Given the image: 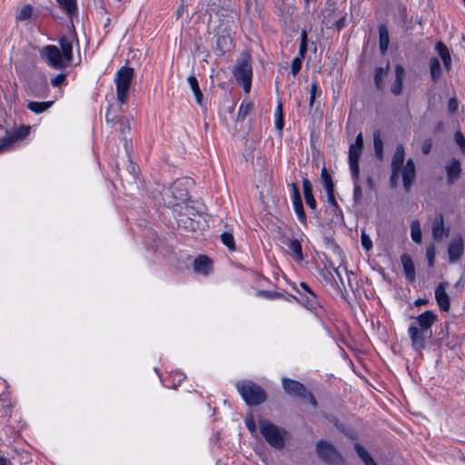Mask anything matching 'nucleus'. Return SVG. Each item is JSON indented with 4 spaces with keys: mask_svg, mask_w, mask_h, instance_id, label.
<instances>
[{
    "mask_svg": "<svg viewBox=\"0 0 465 465\" xmlns=\"http://www.w3.org/2000/svg\"><path fill=\"white\" fill-rule=\"evenodd\" d=\"M284 125L283 122V108L282 104L278 103L276 112H275V127L277 130L282 131Z\"/></svg>",
    "mask_w": 465,
    "mask_h": 465,
    "instance_id": "41",
    "label": "nucleus"
},
{
    "mask_svg": "<svg viewBox=\"0 0 465 465\" xmlns=\"http://www.w3.org/2000/svg\"><path fill=\"white\" fill-rule=\"evenodd\" d=\"M430 77L437 83L441 76V66L437 57H431L429 62Z\"/></svg>",
    "mask_w": 465,
    "mask_h": 465,
    "instance_id": "31",
    "label": "nucleus"
},
{
    "mask_svg": "<svg viewBox=\"0 0 465 465\" xmlns=\"http://www.w3.org/2000/svg\"><path fill=\"white\" fill-rule=\"evenodd\" d=\"M212 260L205 255H199L193 262V270L199 273L207 275L213 269Z\"/></svg>",
    "mask_w": 465,
    "mask_h": 465,
    "instance_id": "19",
    "label": "nucleus"
},
{
    "mask_svg": "<svg viewBox=\"0 0 465 465\" xmlns=\"http://www.w3.org/2000/svg\"><path fill=\"white\" fill-rule=\"evenodd\" d=\"M134 77V69L123 66L115 76L116 95L118 101L123 104L126 102L128 92Z\"/></svg>",
    "mask_w": 465,
    "mask_h": 465,
    "instance_id": "6",
    "label": "nucleus"
},
{
    "mask_svg": "<svg viewBox=\"0 0 465 465\" xmlns=\"http://www.w3.org/2000/svg\"><path fill=\"white\" fill-rule=\"evenodd\" d=\"M288 248L290 252L294 256V258L297 261H303L304 255L302 253V244L299 240L288 239Z\"/></svg>",
    "mask_w": 465,
    "mask_h": 465,
    "instance_id": "30",
    "label": "nucleus"
},
{
    "mask_svg": "<svg viewBox=\"0 0 465 465\" xmlns=\"http://www.w3.org/2000/svg\"><path fill=\"white\" fill-rule=\"evenodd\" d=\"M282 384L284 391L288 395L306 400L314 408L318 406V402L312 393L310 392L302 382L289 378H282Z\"/></svg>",
    "mask_w": 465,
    "mask_h": 465,
    "instance_id": "5",
    "label": "nucleus"
},
{
    "mask_svg": "<svg viewBox=\"0 0 465 465\" xmlns=\"http://www.w3.org/2000/svg\"><path fill=\"white\" fill-rule=\"evenodd\" d=\"M354 449L358 454V456L361 459V460L366 465L370 460H372L371 456L369 454V452L360 444L355 443Z\"/></svg>",
    "mask_w": 465,
    "mask_h": 465,
    "instance_id": "42",
    "label": "nucleus"
},
{
    "mask_svg": "<svg viewBox=\"0 0 465 465\" xmlns=\"http://www.w3.org/2000/svg\"><path fill=\"white\" fill-rule=\"evenodd\" d=\"M464 252V242L461 236H459L458 238L454 239L452 242H450L448 246V255H449V261L450 262H458Z\"/></svg>",
    "mask_w": 465,
    "mask_h": 465,
    "instance_id": "13",
    "label": "nucleus"
},
{
    "mask_svg": "<svg viewBox=\"0 0 465 465\" xmlns=\"http://www.w3.org/2000/svg\"><path fill=\"white\" fill-rule=\"evenodd\" d=\"M221 241L230 251L232 252L236 250L234 237L232 233L229 232H224L221 235Z\"/></svg>",
    "mask_w": 465,
    "mask_h": 465,
    "instance_id": "40",
    "label": "nucleus"
},
{
    "mask_svg": "<svg viewBox=\"0 0 465 465\" xmlns=\"http://www.w3.org/2000/svg\"><path fill=\"white\" fill-rule=\"evenodd\" d=\"M455 142L460 146L461 151L465 153V137L460 131H457L454 134Z\"/></svg>",
    "mask_w": 465,
    "mask_h": 465,
    "instance_id": "47",
    "label": "nucleus"
},
{
    "mask_svg": "<svg viewBox=\"0 0 465 465\" xmlns=\"http://www.w3.org/2000/svg\"><path fill=\"white\" fill-rule=\"evenodd\" d=\"M260 294L268 299H274V298L279 297L278 292H269V291H261Z\"/></svg>",
    "mask_w": 465,
    "mask_h": 465,
    "instance_id": "57",
    "label": "nucleus"
},
{
    "mask_svg": "<svg viewBox=\"0 0 465 465\" xmlns=\"http://www.w3.org/2000/svg\"><path fill=\"white\" fill-rule=\"evenodd\" d=\"M253 109V104L251 103V102H247V103H242L240 107H239V111H238V114H237V120L238 121H243L245 119V117L251 114V112L252 111Z\"/></svg>",
    "mask_w": 465,
    "mask_h": 465,
    "instance_id": "37",
    "label": "nucleus"
},
{
    "mask_svg": "<svg viewBox=\"0 0 465 465\" xmlns=\"http://www.w3.org/2000/svg\"><path fill=\"white\" fill-rule=\"evenodd\" d=\"M232 46V40L229 35H216L215 43L213 46V53L222 56L226 52H229Z\"/></svg>",
    "mask_w": 465,
    "mask_h": 465,
    "instance_id": "11",
    "label": "nucleus"
},
{
    "mask_svg": "<svg viewBox=\"0 0 465 465\" xmlns=\"http://www.w3.org/2000/svg\"><path fill=\"white\" fill-rule=\"evenodd\" d=\"M431 147H432V140L430 138H428L423 141L422 146H421V151L424 154H429L430 152L431 151Z\"/></svg>",
    "mask_w": 465,
    "mask_h": 465,
    "instance_id": "54",
    "label": "nucleus"
},
{
    "mask_svg": "<svg viewBox=\"0 0 465 465\" xmlns=\"http://www.w3.org/2000/svg\"><path fill=\"white\" fill-rule=\"evenodd\" d=\"M447 173V182L449 184H452L457 182L460 176L461 166L460 162L452 158L451 161L445 167Z\"/></svg>",
    "mask_w": 465,
    "mask_h": 465,
    "instance_id": "16",
    "label": "nucleus"
},
{
    "mask_svg": "<svg viewBox=\"0 0 465 465\" xmlns=\"http://www.w3.org/2000/svg\"><path fill=\"white\" fill-rule=\"evenodd\" d=\"M400 173L401 170L391 169V173L390 176L391 187L396 188L398 186Z\"/></svg>",
    "mask_w": 465,
    "mask_h": 465,
    "instance_id": "46",
    "label": "nucleus"
},
{
    "mask_svg": "<svg viewBox=\"0 0 465 465\" xmlns=\"http://www.w3.org/2000/svg\"><path fill=\"white\" fill-rule=\"evenodd\" d=\"M300 295H301V302L303 303L305 305V307H307L308 309L312 310L318 306V304H319L318 297L314 292H310V294H308V293L302 294V292H300Z\"/></svg>",
    "mask_w": 465,
    "mask_h": 465,
    "instance_id": "33",
    "label": "nucleus"
},
{
    "mask_svg": "<svg viewBox=\"0 0 465 465\" xmlns=\"http://www.w3.org/2000/svg\"><path fill=\"white\" fill-rule=\"evenodd\" d=\"M187 80H188V83H189L193 92V94L195 96L197 104L202 105L203 95L199 87L198 80L196 79V77L194 75H190Z\"/></svg>",
    "mask_w": 465,
    "mask_h": 465,
    "instance_id": "35",
    "label": "nucleus"
},
{
    "mask_svg": "<svg viewBox=\"0 0 465 465\" xmlns=\"http://www.w3.org/2000/svg\"><path fill=\"white\" fill-rule=\"evenodd\" d=\"M193 208L192 206L186 205L184 207V213H180L179 217L177 218L178 225L183 226L184 228L190 229L191 231H196L198 223H196L189 216L193 214Z\"/></svg>",
    "mask_w": 465,
    "mask_h": 465,
    "instance_id": "15",
    "label": "nucleus"
},
{
    "mask_svg": "<svg viewBox=\"0 0 465 465\" xmlns=\"http://www.w3.org/2000/svg\"><path fill=\"white\" fill-rule=\"evenodd\" d=\"M29 125H21L17 128L6 131L5 135L0 139L2 152L10 148L15 143L24 140L30 133Z\"/></svg>",
    "mask_w": 465,
    "mask_h": 465,
    "instance_id": "10",
    "label": "nucleus"
},
{
    "mask_svg": "<svg viewBox=\"0 0 465 465\" xmlns=\"http://www.w3.org/2000/svg\"><path fill=\"white\" fill-rule=\"evenodd\" d=\"M327 202L329 203V209L331 210V212L333 215L332 222L342 223L343 222V213L335 199L334 193L327 195Z\"/></svg>",
    "mask_w": 465,
    "mask_h": 465,
    "instance_id": "25",
    "label": "nucleus"
},
{
    "mask_svg": "<svg viewBox=\"0 0 465 465\" xmlns=\"http://www.w3.org/2000/svg\"><path fill=\"white\" fill-rule=\"evenodd\" d=\"M411 239L416 243L421 242V229L420 227V223L418 220H415L411 223Z\"/></svg>",
    "mask_w": 465,
    "mask_h": 465,
    "instance_id": "38",
    "label": "nucleus"
},
{
    "mask_svg": "<svg viewBox=\"0 0 465 465\" xmlns=\"http://www.w3.org/2000/svg\"><path fill=\"white\" fill-rule=\"evenodd\" d=\"M405 78V69L401 64L395 65V79L391 85V92L398 96L401 94L403 88V80Z\"/></svg>",
    "mask_w": 465,
    "mask_h": 465,
    "instance_id": "17",
    "label": "nucleus"
},
{
    "mask_svg": "<svg viewBox=\"0 0 465 465\" xmlns=\"http://www.w3.org/2000/svg\"><path fill=\"white\" fill-rule=\"evenodd\" d=\"M442 62H443V65H444L445 69L449 71L451 67L450 54L449 56H447L445 60H442Z\"/></svg>",
    "mask_w": 465,
    "mask_h": 465,
    "instance_id": "59",
    "label": "nucleus"
},
{
    "mask_svg": "<svg viewBox=\"0 0 465 465\" xmlns=\"http://www.w3.org/2000/svg\"><path fill=\"white\" fill-rule=\"evenodd\" d=\"M316 453L325 463L340 465L343 462L340 451L331 443L325 440H319L316 443Z\"/></svg>",
    "mask_w": 465,
    "mask_h": 465,
    "instance_id": "8",
    "label": "nucleus"
},
{
    "mask_svg": "<svg viewBox=\"0 0 465 465\" xmlns=\"http://www.w3.org/2000/svg\"><path fill=\"white\" fill-rule=\"evenodd\" d=\"M426 258L428 261V266L432 268L434 266V258H435V245L434 243H430L426 248Z\"/></svg>",
    "mask_w": 465,
    "mask_h": 465,
    "instance_id": "43",
    "label": "nucleus"
},
{
    "mask_svg": "<svg viewBox=\"0 0 465 465\" xmlns=\"http://www.w3.org/2000/svg\"><path fill=\"white\" fill-rule=\"evenodd\" d=\"M233 75L236 81L242 85L244 92L249 93L252 85V70L249 57H242L234 67Z\"/></svg>",
    "mask_w": 465,
    "mask_h": 465,
    "instance_id": "9",
    "label": "nucleus"
},
{
    "mask_svg": "<svg viewBox=\"0 0 465 465\" xmlns=\"http://www.w3.org/2000/svg\"><path fill=\"white\" fill-rule=\"evenodd\" d=\"M414 320L408 328V334L412 349L421 353L433 335L431 327L438 321V315L432 311H426Z\"/></svg>",
    "mask_w": 465,
    "mask_h": 465,
    "instance_id": "1",
    "label": "nucleus"
},
{
    "mask_svg": "<svg viewBox=\"0 0 465 465\" xmlns=\"http://www.w3.org/2000/svg\"><path fill=\"white\" fill-rule=\"evenodd\" d=\"M60 8L67 15L68 17L72 18L77 15V5L76 0H56Z\"/></svg>",
    "mask_w": 465,
    "mask_h": 465,
    "instance_id": "28",
    "label": "nucleus"
},
{
    "mask_svg": "<svg viewBox=\"0 0 465 465\" xmlns=\"http://www.w3.org/2000/svg\"><path fill=\"white\" fill-rule=\"evenodd\" d=\"M292 203H293L294 212H295L299 221L302 223H306V214H305V212L303 209L302 199L293 200Z\"/></svg>",
    "mask_w": 465,
    "mask_h": 465,
    "instance_id": "39",
    "label": "nucleus"
},
{
    "mask_svg": "<svg viewBox=\"0 0 465 465\" xmlns=\"http://www.w3.org/2000/svg\"><path fill=\"white\" fill-rule=\"evenodd\" d=\"M401 262L402 263V267L404 270L406 279L409 282H413L416 279V274H415V267H414L411 257L407 253H403L401 256Z\"/></svg>",
    "mask_w": 465,
    "mask_h": 465,
    "instance_id": "21",
    "label": "nucleus"
},
{
    "mask_svg": "<svg viewBox=\"0 0 465 465\" xmlns=\"http://www.w3.org/2000/svg\"><path fill=\"white\" fill-rule=\"evenodd\" d=\"M34 15V8L31 5H25L19 10H17L15 15L16 21H25L31 19Z\"/></svg>",
    "mask_w": 465,
    "mask_h": 465,
    "instance_id": "36",
    "label": "nucleus"
},
{
    "mask_svg": "<svg viewBox=\"0 0 465 465\" xmlns=\"http://www.w3.org/2000/svg\"><path fill=\"white\" fill-rule=\"evenodd\" d=\"M291 187L292 193V201L302 199L298 185L295 183H291Z\"/></svg>",
    "mask_w": 465,
    "mask_h": 465,
    "instance_id": "55",
    "label": "nucleus"
},
{
    "mask_svg": "<svg viewBox=\"0 0 465 465\" xmlns=\"http://www.w3.org/2000/svg\"><path fill=\"white\" fill-rule=\"evenodd\" d=\"M302 61L300 58H293L292 61L291 72L293 75H296L302 68Z\"/></svg>",
    "mask_w": 465,
    "mask_h": 465,
    "instance_id": "49",
    "label": "nucleus"
},
{
    "mask_svg": "<svg viewBox=\"0 0 465 465\" xmlns=\"http://www.w3.org/2000/svg\"><path fill=\"white\" fill-rule=\"evenodd\" d=\"M330 267L331 269H333L336 276L338 277V279L340 281V283H341L339 288H340V291H341V297L346 300L347 296H348L347 286L351 288L350 275L348 274L347 270L344 268L343 270H344L345 276H346V281H345L344 277L342 276V274H341V272L339 268L334 267L331 262H330Z\"/></svg>",
    "mask_w": 465,
    "mask_h": 465,
    "instance_id": "20",
    "label": "nucleus"
},
{
    "mask_svg": "<svg viewBox=\"0 0 465 465\" xmlns=\"http://www.w3.org/2000/svg\"><path fill=\"white\" fill-rule=\"evenodd\" d=\"M361 242L362 247L366 251H370L372 248V242L364 231L361 232Z\"/></svg>",
    "mask_w": 465,
    "mask_h": 465,
    "instance_id": "45",
    "label": "nucleus"
},
{
    "mask_svg": "<svg viewBox=\"0 0 465 465\" xmlns=\"http://www.w3.org/2000/svg\"><path fill=\"white\" fill-rule=\"evenodd\" d=\"M390 69V63L387 62L386 67H376L374 71V84L378 90H383V79L387 76Z\"/></svg>",
    "mask_w": 465,
    "mask_h": 465,
    "instance_id": "27",
    "label": "nucleus"
},
{
    "mask_svg": "<svg viewBox=\"0 0 465 465\" xmlns=\"http://www.w3.org/2000/svg\"><path fill=\"white\" fill-rule=\"evenodd\" d=\"M40 55L55 70H64L70 64L56 45H49L44 46L40 51Z\"/></svg>",
    "mask_w": 465,
    "mask_h": 465,
    "instance_id": "7",
    "label": "nucleus"
},
{
    "mask_svg": "<svg viewBox=\"0 0 465 465\" xmlns=\"http://www.w3.org/2000/svg\"><path fill=\"white\" fill-rule=\"evenodd\" d=\"M300 287L304 291V293L310 294V292H313L310 286L305 282H301Z\"/></svg>",
    "mask_w": 465,
    "mask_h": 465,
    "instance_id": "61",
    "label": "nucleus"
},
{
    "mask_svg": "<svg viewBox=\"0 0 465 465\" xmlns=\"http://www.w3.org/2000/svg\"><path fill=\"white\" fill-rule=\"evenodd\" d=\"M227 12L228 9L221 7V0H209L206 8V14L209 15L210 22L213 20V15L220 18L221 16H224V13Z\"/></svg>",
    "mask_w": 465,
    "mask_h": 465,
    "instance_id": "23",
    "label": "nucleus"
},
{
    "mask_svg": "<svg viewBox=\"0 0 465 465\" xmlns=\"http://www.w3.org/2000/svg\"><path fill=\"white\" fill-rule=\"evenodd\" d=\"M405 158L404 147L402 144H398L394 151L391 160V169L401 170L403 181V186L406 192H410L411 187L416 176L415 164L412 159H408L406 164L402 168Z\"/></svg>",
    "mask_w": 465,
    "mask_h": 465,
    "instance_id": "2",
    "label": "nucleus"
},
{
    "mask_svg": "<svg viewBox=\"0 0 465 465\" xmlns=\"http://www.w3.org/2000/svg\"><path fill=\"white\" fill-rule=\"evenodd\" d=\"M236 388L247 405L256 406L267 399L265 391L253 381H239L236 383Z\"/></svg>",
    "mask_w": 465,
    "mask_h": 465,
    "instance_id": "4",
    "label": "nucleus"
},
{
    "mask_svg": "<svg viewBox=\"0 0 465 465\" xmlns=\"http://www.w3.org/2000/svg\"><path fill=\"white\" fill-rule=\"evenodd\" d=\"M379 44L380 50L382 54L386 53L388 50V46L390 44L389 31L385 25H380L379 28Z\"/></svg>",
    "mask_w": 465,
    "mask_h": 465,
    "instance_id": "26",
    "label": "nucleus"
},
{
    "mask_svg": "<svg viewBox=\"0 0 465 465\" xmlns=\"http://www.w3.org/2000/svg\"><path fill=\"white\" fill-rule=\"evenodd\" d=\"M336 28L341 31L345 26V16H341L336 21Z\"/></svg>",
    "mask_w": 465,
    "mask_h": 465,
    "instance_id": "58",
    "label": "nucleus"
},
{
    "mask_svg": "<svg viewBox=\"0 0 465 465\" xmlns=\"http://www.w3.org/2000/svg\"><path fill=\"white\" fill-rule=\"evenodd\" d=\"M459 108V103L456 97H451L448 102V111L450 114H454L457 112Z\"/></svg>",
    "mask_w": 465,
    "mask_h": 465,
    "instance_id": "53",
    "label": "nucleus"
},
{
    "mask_svg": "<svg viewBox=\"0 0 465 465\" xmlns=\"http://www.w3.org/2000/svg\"><path fill=\"white\" fill-rule=\"evenodd\" d=\"M301 45H307V33L306 31H302L301 34Z\"/></svg>",
    "mask_w": 465,
    "mask_h": 465,
    "instance_id": "63",
    "label": "nucleus"
},
{
    "mask_svg": "<svg viewBox=\"0 0 465 465\" xmlns=\"http://www.w3.org/2000/svg\"><path fill=\"white\" fill-rule=\"evenodd\" d=\"M53 101L48 102H35L31 101L27 104V108L35 114H41L53 105Z\"/></svg>",
    "mask_w": 465,
    "mask_h": 465,
    "instance_id": "32",
    "label": "nucleus"
},
{
    "mask_svg": "<svg viewBox=\"0 0 465 465\" xmlns=\"http://www.w3.org/2000/svg\"><path fill=\"white\" fill-rule=\"evenodd\" d=\"M302 189L306 204L312 210H315L317 203L312 193V185L308 178L302 180Z\"/></svg>",
    "mask_w": 465,
    "mask_h": 465,
    "instance_id": "24",
    "label": "nucleus"
},
{
    "mask_svg": "<svg viewBox=\"0 0 465 465\" xmlns=\"http://www.w3.org/2000/svg\"><path fill=\"white\" fill-rule=\"evenodd\" d=\"M351 145L355 146L356 148L363 149V138H362V134L361 133H360L356 136L354 143H351Z\"/></svg>",
    "mask_w": 465,
    "mask_h": 465,
    "instance_id": "56",
    "label": "nucleus"
},
{
    "mask_svg": "<svg viewBox=\"0 0 465 465\" xmlns=\"http://www.w3.org/2000/svg\"><path fill=\"white\" fill-rule=\"evenodd\" d=\"M258 422L260 432L268 444L277 450H282L285 447L288 431L263 418H260Z\"/></svg>",
    "mask_w": 465,
    "mask_h": 465,
    "instance_id": "3",
    "label": "nucleus"
},
{
    "mask_svg": "<svg viewBox=\"0 0 465 465\" xmlns=\"http://www.w3.org/2000/svg\"><path fill=\"white\" fill-rule=\"evenodd\" d=\"M184 3L185 2H183L182 5L177 8L176 12H175V15H176V18H180L183 12H184Z\"/></svg>",
    "mask_w": 465,
    "mask_h": 465,
    "instance_id": "60",
    "label": "nucleus"
},
{
    "mask_svg": "<svg viewBox=\"0 0 465 465\" xmlns=\"http://www.w3.org/2000/svg\"><path fill=\"white\" fill-rule=\"evenodd\" d=\"M317 93L321 94V90L318 89L317 83L314 82L311 85L310 106H312Z\"/></svg>",
    "mask_w": 465,
    "mask_h": 465,
    "instance_id": "50",
    "label": "nucleus"
},
{
    "mask_svg": "<svg viewBox=\"0 0 465 465\" xmlns=\"http://www.w3.org/2000/svg\"><path fill=\"white\" fill-rule=\"evenodd\" d=\"M245 425L252 434L256 432V424L252 415H250L248 418H246Z\"/></svg>",
    "mask_w": 465,
    "mask_h": 465,
    "instance_id": "52",
    "label": "nucleus"
},
{
    "mask_svg": "<svg viewBox=\"0 0 465 465\" xmlns=\"http://www.w3.org/2000/svg\"><path fill=\"white\" fill-rule=\"evenodd\" d=\"M435 49L440 56L441 60H445L446 57L450 54L447 45L442 42H438L436 44Z\"/></svg>",
    "mask_w": 465,
    "mask_h": 465,
    "instance_id": "44",
    "label": "nucleus"
},
{
    "mask_svg": "<svg viewBox=\"0 0 465 465\" xmlns=\"http://www.w3.org/2000/svg\"><path fill=\"white\" fill-rule=\"evenodd\" d=\"M373 147L376 157L381 160L383 158V142L380 130H376L373 133Z\"/></svg>",
    "mask_w": 465,
    "mask_h": 465,
    "instance_id": "34",
    "label": "nucleus"
},
{
    "mask_svg": "<svg viewBox=\"0 0 465 465\" xmlns=\"http://www.w3.org/2000/svg\"><path fill=\"white\" fill-rule=\"evenodd\" d=\"M75 38V32H74V35L69 38L65 35H62L58 38V44L60 45V51L65 60L69 62V64L73 61V40Z\"/></svg>",
    "mask_w": 465,
    "mask_h": 465,
    "instance_id": "18",
    "label": "nucleus"
},
{
    "mask_svg": "<svg viewBox=\"0 0 465 465\" xmlns=\"http://www.w3.org/2000/svg\"><path fill=\"white\" fill-rule=\"evenodd\" d=\"M447 282H440L435 289V299L440 309L443 312L450 310V297L446 292Z\"/></svg>",
    "mask_w": 465,
    "mask_h": 465,
    "instance_id": "14",
    "label": "nucleus"
},
{
    "mask_svg": "<svg viewBox=\"0 0 465 465\" xmlns=\"http://www.w3.org/2000/svg\"><path fill=\"white\" fill-rule=\"evenodd\" d=\"M105 119L107 122H114L115 116L112 114L111 113V107L107 109Z\"/></svg>",
    "mask_w": 465,
    "mask_h": 465,
    "instance_id": "62",
    "label": "nucleus"
},
{
    "mask_svg": "<svg viewBox=\"0 0 465 465\" xmlns=\"http://www.w3.org/2000/svg\"><path fill=\"white\" fill-rule=\"evenodd\" d=\"M321 179H322V183L324 190L326 191L327 195L333 194L334 193V183L325 166H323L322 168Z\"/></svg>",
    "mask_w": 465,
    "mask_h": 465,
    "instance_id": "29",
    "label": "nucleus"
},
{
    "mask_svg": "<svg viewBox=\"0 0 465 465\" xmlns=\"http://www.w3.org/2000/svg\"><path fill=\"white\" fill-rule=\"evenodd\" d=\"M66 80V75L64 74H59L51 80V84L53 86L56 87L63 84Z\"/></svg>",
    "mask_w": 465,
    "mask_h": 465,
    "instance_id": "51",
    "label": "nucleus"
},
{
    "mask_svg": "<svg viewBox=\"0 0 465 465\" xmlns=\"http://www.w3.org/2000/svg\"><path fill=\"white\" fill-rule=\"evenodd\" d=\"M450 230L448 229L445 232L443 215L440 213L432 223V237L436 241H440L445 234H449Z\"/></svg>",
    "mask_w": 465,
    "mask_h": 465,
    "instance_id": "22",
    "label": "nucleus"
},
{
    "mask_svg": "<svg viewBox=\"0 0 465 465\" xmlns=\"http://www.w3.org/2000/svg\"><path fill=\"white\" fill-rule=\"evenodd\" d=\"M362 200V191L360 184L355 183L353 189V201L356 203H360Z\"/></svg>",
    "mask_w": 465,
    "mask_h": 465,
    "instance_id": "48",
    "label": "nucleus"
},
{
    "mask_svg": "<svg viewBox=\"0 0 465 465\" xmlns=\"http://www.w3.org/2000/svg\"><path fill=\"white\" fill-rule=\"evenodd\" d=\"M367 184L370 189H373L375 187V183H374V180L372 179V177L369 176L367 178Z\"/></svg>",
    "mask_w": 465,
    "mask_h": 465,
    "instance_id": "64",
    "label": "nucleus"
},
{
    "mask_svg": "<svg viewBox=\"0 0 465 465\" xmlns=\"http://www.w3.org/2000/svg\"><path fill=\"white\" fill-rule=\"evenodd\" d=\"M362 149L356 148L355 146L350 145L349 147V164L351 172V176L355 182L359 179L360 167L359 160L361 155Z\"/></svg>",
    "mask_w": 465,
    "mask_h": 465,
    "instance_id": "12",
    "label": "nucleus"
}]
</instances>
